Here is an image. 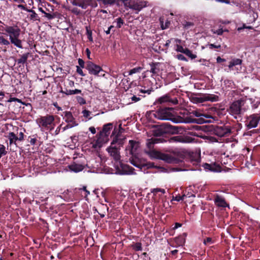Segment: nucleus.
Returning <instances> with one entry per match:
<instances>
[{
    "label": "nucleus",
    "mask_w": 260,
    "mask_h": 260,
    "mask_svg": "<svg viewBox=\"0 0 260 260\" xmlns=\"http://www.w3.org/2000/svg\"><path fill=\"white\" fill-rule=\"evenodd\" d=\"M4 30L5 31L6 34L9 36L11 43L19 48H23L22 41L19 39L21 30L17 26L6 25Z\"/></svg>",
    "instance_id": "obj_1"
},
{
    "label": "nucleus",
    "mask_w": 260,
    "mask_h": 260,
    "mask_svg": "<svg viewBox=\"0 0 260 260\" xmlns=\"http://www.w3.org/2000/svg\"><path fill=\"white\" fill-rule=\"evenodd\" d=\"M245 101L243 99H240L233 102L229 108V113L235 118H237L238 115L242 114L247 109L245 106Z\"/></svg>",
    "instance_id": "obj_2"
},
{
    "label": "nucleus",
    "mask_w": 260,
    "mask_h": 260,
    "mask_svg": "<svg viewBox=\"0 0 260 260\" xmlns=\"http://www.w3.org/2000/svg\"><path fill=\"white\" fill-rule=\"evenodd\" d=\"M121 141L117 139L113 140L110 145L107 148L106 150L109 154L116 161H119L121 159L120 149Z\"/></svg>",
    "instance_id": "obj_3"
},
{
    "label": "nucleus",
    "mask_w": 260,
    "mask_h": 260,
    "mask_svg": "<svg viewBox=\"0 0 260 260\" xmlns=\"http://www.w3.org/2000/svg\"><path fill=\"white\" fill-rule=\"evenodd\" d=\"M121 3L123 4L126 9H131L136 11V13H138L143 8L146 7L147 3L146 1L140 0H122Z\"/></svg>",
    "instance_id": "obj_4"
},
{
    "label": "nucleus",
    "mask_w": 260,
    "mask_h": 260,
    "mask_svg": "<svg viewBox=\"0 0 260 260\" xmlns=\"http://www.w3.org/2000/svg\"><path fill=\"white\" fill-rule=\"evenodd\" d=\"M257 17L258 15L257 13H255L253 11H250L248 13L246 14L245 15L244 19L246 23H243L242 26L238 27L237 28V30L239 32H240L242 30L245 28L248 29H253V27L250 25L255 22Z\"/></svg>",
    "instance_id": "obj_5"
},
{
    "label": "nucleus",
    "mask_w": 260,
    "mask_h": 260,
    "mask_svg": "<svg viewBox=\"0 0 260 260\" xmlns=\"http://www.w3.org/2000/svg\"><path fill=\"white\" fill-rule=\"evenodd\" d=\"M145 152L151 158L161 159L167 162H171L173 159L170 155L161 153L155 149L145 150Z\"/></svg>",
    "instance_id": "obj_6"
},
{
    "label": "nucleus",
    "mask_w": 260,
    "mask_h": 260,
    "mask_svg": "<svg viewBox=\"0 0 260 260\" xmlns=\"http://www.w3.org/2000/svg\"><path fill=\"white\" fill-rule=\"evenodd\" d=\"M172 110L173 109L170 108L159 109L153 113V115L158 119L172 120L171 117L173 116Z\"/></svg>",
    "instance_id": "obj_7"
},
{
    "label": "nucleus",
    "mask_w": 260,
    "mask_h": 260,
    "mask_svg": "<svg viewBox=\"0 0 260 260\" xmlns=\"http://www.w3.org/2000/svg\"><path fill=\"white\" fill-rule=\"evenodd\" d=\"M54 121V118L53 116L50 115H47L45 116H42L39 119V126L42 127L46 129L52 130L53 127H51V124Z\"/></svg>",
    "instance_id": "obj_8"
},
{
    "label": "nucleus",
    "mask_w": 260,
    "mask_h": 260,
    "mask_svg": "<svg viewBox=\"0 0 260 260\" xmlns=\"http://www.w3.org/2000/svg\"><path fill=\"white\" fill-rule=\"evenodd\" d=\"M192 114L198 117L194 121L198 124H203L210 122V120H206L207 118H212V116L209 114H204L200 111L195 110L192 112Z\"/></svg>",
    "instance_id": "obj_9"
},
{
    "label": "nucleus",
    "mask_w": 260,
    "mask_h": 260,
    "mask_svg": "<svg viewBox=\"0 0 260 260\" xmlns=\"http://www.w3.org/2000/svg\"><path fill=\"white\" fill-rule=\"evenodd\" d=\"M259 121L260 115L258 114H254L247 118L245 124L248 129H251L256 127Z\"/></svg>",
    "instance_id": "obj_10"
},
{
    "label": "nucleus",
    "mask_w": 260,
    "mask_h": 260,
    "mask_svg": "<svg viewBox=\"0 0 260 260\" xmlns=\"http://www.w3.org/2000/svg\"><path fill=\"white\" fill-rule=\"evenodd\" d=\"M86 69L88 71L90 74L98 76V74L101 72H104L102 68L91 61H87L86 63Z\"/></svg>",
    "instance_id": "obj_11"
},
{
    "label": "nucleus",
    "mask_w": 260,
    "mask_h": 260,
    "mask_svg": "<svg viewBox=\"0 0 260 260\" xmlns=\"http://www.w3.org/2000/svg\"><path fill=\"white\" fill-rule=\"evenodd\" d=\"M178 102L177 98H172L169 94H167L158 98L156 100L155 104L171 103L172 105H176L178 104Z\"/></svg>",
    "instance_id": "obj_12"
},
{
    "label": "nucleus",
    "mask_w": 260,
    "mask_h": 260,
    "mask_svg": "<svg viewBox=\"0 0 260 260\" xmlns=\"http://www.w3.org/2000/svg\"><path fill=\"white\" fill-rule=\"evenodd\" d=\"M139 148V143L134 140H129L128 144L126 148L127 153L132 155L136 154L138 149Z\"/></svg>",
    "instance_id": "obj_13"
},
{
    "label": "nucleus",
    "mask_w": 260,
    "mask_h": 260,
    "mask_svg": "<svg viewBox=\"0 0 260 260\" xmlns=\"http://www.w3.org/2000/svg\"><path fill=\"white\" fill-rule=\"evenodd\" d=\"M215 134L220 137L226 136L231 133V130L228 126H217L214 129Z\"/></svg>",
    "instance_id": "obj_14"
},
{
    "label": "nucleus",
    "mask_w": 260,
    "mask_h": 260,
    "mask_svg": "<svg viewBox=\"0 0 260 260\" xmlns=\"http://www.w3.org/2000/svg\"><path fill=\"white\" fill-rule=\"evenodd\" d=\"M135 169L128 166L122 165H121V170L119 171L118 174L122 175H129L136 174L134 172Z\"/></svg>",
    "instance_id": "obj_15"
},
{
    "label": "nucleus",
    "mask_w": 260,
    "mask_h": 260,
    "mask_svg": "<svg viewBox=\"0 0 260 260\" xmlns=\"http://www.w3.org/2000/svg\"><path fill=\"white\" fill-rule=\"evenodd\" d=\"M166 127L164 125L155 126L152 130V134L155 137H160L167 133Z\"/></svg>",
    "instance_id": "obj_16"
},
{
    "label": "nucleus",
    "mask_w": 260,
    "mask_h": 260,
    "mask_svg": "<svg viewBox=\"0 0 260 260\" xmlns=\"http://www.w3.org/2000/svg\"><path fill=\"white\" fill-rule=\"evenodd\" d=\"M215 204L219 207H229L228 204L225 202V199L222 197L216 195L214 199Z\"/></svg>",
    "instance_id": "obj_17"
},
{
    "label": "nucleus",
    "mask_w": 260,
    "mask_h": 260,
    "mask_svg": "<svg viewBox=\"0 0 260 260\" xmlns=\"http://www.w3.org/2000/svg\"><path fill=\"white\" fill-rule=\"evenodd\" d=\"M70 170L75 173H78L82 171L84 167L85 164L74 162L69 166Z\"/></svg>",
    "instance_id": "obj_18"
},
{
    "label": "nucleus",
    "mask_w": 260,
    "mask_h": 260,
    "mask_svg": "<svg viewBox=\"0 0 260 260\" xmlns=\"http://www.w3.org/2000/svg\"><path fill=\"white\" fill-rule=\"evenodd\" d=\"M203 101L205 102H215L219 101L218 96L213 94H202Z\"/></svg>",
    "instance_id": "obj_19"
},
{
    "label": "nucleus",
    "mask_w": 260,
    "mask_h": 260,
    "mask_svg": "<svg viewBox=\"0 0 260 260\" xmlns=\"http://www.w3.org/2000/svg\"><path fill=\"white\" fill-rule=\"evenodd\" d=\"M112 128V124L111 123H109L108 124H105L103 128L102 131L100 133L101 137L103 136H108L110 133V131Z\"/></svg>",
    "instance_id": "obj_20"
},
{
    "label": "nucleus",
    "mask_w": 260,
    "mask_h": 260,
    "mask_svg": "<svg viewBox=\"0 0 260 260\" xmlns=\"http://www.w3.org/2000/svg\"><path fill=\"white\" fill-rule=\"evenodd\" d=\"M203 167H204L205 170L207 171H210L213 172L217 171L219 169V165H217L215 163L212 164L205 163L203 164Z\"/></svg>",
    "instance_id": "obj_21"
},
{
    "label": "nucleus",
    "mask_w": 260,
    "mask_h": 260,
    "mask_svg": "<svg viewBox=\"0 0 260 260\" xmlns=\"http://www.w3.org/2000/svg\"><path fill=\"white\" fill-rule=\"evenodd\" d=\"M158 142L159 139L156 138H152L148 139L146 142L147 148L145 150L154 149V144L158 143Z\"/></svg>",
    "instance_id": "obj_22"
},
{
    "label": "nucleus",
    "mask_w": 260,
    "mask_h": 260,
    "mask_svg": "<svg viewBox=\"0 0 260 260\" xmlns=\"http://www.w3.org/2000/svg\"><path fill=\"white\" fill-rule=\"evenodd\" d=\"M103 144V140L101 139V137L98 138L95 140H93L92 142H91L90 145H91V147L95 149H99L100 148Z\"/></svg>",
    "instance_id": "obj_23"
},
{
    "label": "nucleus",
    "mask_w": 260,
    "mask_h": 260,
    "mask_svg": "<svg viewBox=\"0 0 260 260\" xmlns=\"http://www.w3.org/2000/svg\"><path fill=\"white\" fill-rule=\"evenodd\" d=\"M242 63V60L239 58H233L229 62V64L228 66L229 68L230 69H232L234 67L236 66L241 65Z\"/></svg>",
    "instance_id": "obj_24"
},
{
    "label": "nucleus",
    "mask_w": 260,
    "mask_h": 260,
    "mask_svg": "<svg viewBox=\"0 0 260 260\" xmlns=\"http://www.w3.org/2000/svg\"><path fill=\"white\" fill-rule=\"evenodd\" d=\"M170 141L171 142H180V143H187L188 141L186 138L183 137L182 136H176L172 137Z\"/></svg>",
    "instance_id": "obj_25"
},
{
    "label": "nucleus",
    "mask_w": 260,
    "mask_h": 260,
    "mask_svg": "<svg viewBox=\"0 0 260 260\" xmlns=\"http://www.w3.org/2000/svg\"><path fill=\"white\" fill-rule=\"evenodd\" d=\"M8 137L9 139L10 145L13 144L16 145V142L17 141H18V139L17 136L13 132L9 133Z\"/></svg>",
    "instance_id": "obj_26"
},
{
    "label": "nucleus",
    "mask_w": 260,
    "mask_h": 260,
    "mask_svg": "<svg viewBox=\"0 0 260 260\" xmlns=\"http://www.w3.org/2000/svg\"><path fill=\"white\" fill-rule=\"evenodd\" d=\"M185 242V238L182 236H179L174 239L175 246H182Z\"/></svg>",
    "instance_id": "obj_27"
},
{
    "label": "nucleus",
    "mask_w": 260,
    "mask_h": 260,
    "mask_svg": "<svg viewBox=\"0 0 260 260\" xmlns=\"http://www.w3.org/2000/svg\"><path fill=\"white\" fill-rule=\"evenodd\" d=\"M61 93L65 94L67 95L76 94L81 93V90L80 89H76L75 90H68L66 89L65 91L61 90L60 91Z\"/></svg>",
    "instance_id": "obj_28"
},
{
    "label": "nucleus",
    "mask_w": 260,
    "mask_h": 260,
    "mask_svg": "<svg viewBox=\"0 0 260 260\" xmlns=\"http://www.w3.org/2000/svg\"><path fill=\"white\" fill-rule=\"evenodd\" d=\"M64 118L67 122H73L74 117L71 112H64Z\"/></svg>",
    "instance_id": "obj_29"
},
{
    "label": "nucleus",
    "mask_w": 260,
    "mask_h": 260,
    "mask_svg": "<svg viewBox=\"0 0 260 260\" xmlns=\"http://www.w3.org/2000/svg\"><path fill=\"white\" fill-rule=\"evenodd\" d=\"M28 56L29 53L23 54L22 55H21L20 58L18 59V63H24L26 61Z\"/></svg>",
    "instance_id": "obj_30"
},
{
    "label": "nucleus",
    "mask_w": 260,
    "mask_h": 260,
    "mask_svg": "<svg viewBox=\"0 0 260 260\" xmlns=\"http://www.w3.org/2000/svg\"><path fill=\"white\" fill-rule=\"evenodd\" d=\"M150 66H151V68H150L149 72L150 73H152L153 75L157 74L158 73L159 70H158V69H157L156 67V64L155 63H153L150 64ZM148 72H149V71H147L145 72V73H147Z\"/></svg>",
    "instance_id": "obj_31"
},
{
    "label": "nucleus",
    "mask_w": 260,
    "mask_h": 260,
    "mask_svg": "<svg viewBox=\"0 0 260 260\" xmlns=\"http://www.w3.org/2000/svg\"><path fill=\"white\" fill-rule=\"evenodd\" d=\"M164 20H165V19L164 17H160L159 18L160 26H161V28L162 29H165L167 28L168 27L169 24V22L168 21H167L165 22V23H164Z\"/></svg>",
    "instance_id": "obj_32"
},
{
    "label": "nucleus",
    "mask_w": 260,
    "mask_h": 260,
    "mask_svg": "<svg viewBox=\"0 0 260 260\" xmlns=\"http://www.w3.org/2000/svg\"><path fill=\"white\" fill-rule=\"evenodd\" d=\"M192 102L194 103H202L204 102L202 94L199 95L198 96L192 98Z\"/></svg>",
    "instance_id": "obj_33"
},
{
    "label": "nucleus",
    "mask_w": 260,
    "mask_h": 260,
    "mask_svg": "<svg viewBox=\"0 0 260 260\" xmlns=\"http://www.w3.org/2000/svg\"><path fill=\"white\" fill-rule=\"evenodd\" d=\"M184 53L192 59H195L197 57V55L193 54L192 52L187 48L185 49V51Z\"/></svg>",
    "instance_id": "obj_34"
},
{
    "label": "nucleus",
    "mask_w": 260,
    "mask_h": 260,
    "mask_svg": "<svg viewBox=\"0 0 260 260\" xmlns=\"http://www.w3.org/2000/svg\"><path fill=\"white\" fill-rule=\"evenodd\" d=\"M31 14L30 15V18L33 20H38L39 19V17L38 14L32 10H30L28 11Z\"/></svg>",
    "instance_id": "obj_35"
},
{
    "label": "nucleus",
    "mask_w": 260,
    "mask_h": 260,
    "mask_svg": "<svg viewBox=\"0 0 260 260\" xmlns=\"http://www.w3.org/2000/svg\"><path fill=\"white\" fill-rule=\"evenodd\" d=\"M10 41H8L7 39H5L4 36H0V44L8 46L10 44Z\"/></svg>",
    "instance_id": "obj_36"
},
{
    "label": "nucleus",
    "mask_w": 260,
    "mask_h": 260,
    "mask_svg": "<svg viewBox=\"0 0 260 260\" xmlns=\"http://www.w3.org/2000/svg\"><path fill=\"white\" fill-rule=\"evenodd\" d=\"M142 69H143V68L140 67L133 68L129 71L128 74H129V75H131L134 74L140 73L142 70Z\"/></svg>",
    "instance_id": "obj_37"
},
{
    "label": "nucleus",
    "mask_w": 260,
    "mask_h": 260,
    "mask_svg": "<svg viewBox=\"0 0 260 260\" xmlns=\"http://www.w3.org/2000/svg\"><path fill=\"white\" fill-rule=\"evenodd\" d=\"M133 248L136 251L142 250V244L140 243H136L132 245Z\"/></svg>",
    "instance_id": "obj_38"
},
{
    "label": "nucleus",
    "mask_w": 260,
    "mask_h": 260,
    "mask_svg": "<svg viewBox=\"0 0 260 260\" xmlns=\"http://www.w3.org/2000/svg\"><path fill=\"white\" fill-rule=\"evenodd\" d=\"M44 16L49 20H51L56 17V15L53 13H44Z\"/></svg>",
    "instance_id": "obj_39"
},
{
    "label": "nucleus",
    "mask_w": 260,
    "mask_h": 260,
    "mask_svg": "<svg viewBox=\"0 0 260 260\" xmlns=\"http://www.w3.org/2000/svg\"><path fill=\"white\" fill-rule=\"evenodd\" d=\"M186 48H184L182 46L179 44H176L175 45V50L176 51L181 53H184L185 51V49Z\"/></svg>",
    "instance_id": "obj_40"
},
{
    "label": "nucleus",
    "mask_w": 260,
    "mask_h": 260,
    "mask_svg": "<svg viewBox=\"0 0 260 260\" xmlns=\"http://www.w3.org/2000/svg\"><path fill=\"white\" fill-rule=\"evenodd\" d=\"M115 22H116V27L117 28H120L124 23L123 20L120 17L117 18Z\"/></svg>",
    "instance_id": "obj_41"
},
{
    "label": "nucleus",
    "mask_w": 260,
    "mask_h": 260,
    "mask_svg": "<svg viewBox=\"0 0 260 260\" xmlns=\"http://www.w3.org/2000/svg\"><path fill=\"white\" fill-rule=\"evenodd\" d=\"M76 100H77L78 103L79 104H80V105H84L86 104L85 100L83 98H82L80 96H77Z\"/></svg>",
    "instance_id": "obj_42"
},
{
    "label": "nucleus",
    "mask_w": 260,
    "mask_h": 260,
    "mask_svg": "<svg viewBox=\"0 0 260 260\" xmlns=\"http://www.w3.org/2000/svg\"><path fill=\"white\" fill-rule=\"evenodd\" d=\"M86 35H87V38L89 41L92 42L93 41V38L92 37V31L90 29H88L87 27H86Z\"/></svg>",
    "instance_id": "obj_43"
},
{
    "label": "nucleus",
    "mask_w": 260,
    "mask_h": 260,
    "mask_svg": "<svg viewBox=\"0 0 260 260\" xmlns=\"http://www.w3.org/2000/svg\"><path fill=\"white\" fill-rule=\"evenodd\" d=\"M210 49H213V48L219 49L220 48L221 46L220 45H214L213 44H209L207 45Z\"/></svg>",
    "instance_id": "obj_44"
},
{
    "label": "nucleus",
    "mask_w": 260,
    "mask_h": 260,
    "mask_svg": "<svg viewBox=\"0 0 260 260\" xmlns=\"http://www.w3.org/2000/svg\"><path fill=\"white\" fill-rule=\"evenodd\" d=\"M250 101H251L252 107L253 109H256V108H257L259 104H260V101H257L255 103H253L254 102L255 100H253V101L252 99H250Z\"/></svg>",
    "instance_id": "obj_45"
},
{
    "label": "nucleus",
    "mask_w": 260,
    "mask_h": 260,
    "mask_svg": "<svg viewBox=\"0 0 260 260\" xmlns=\"http://www.w3.org/2000/svg\"><path fill=\"white\" fill-rule=\"evenodd\" d=\"M29 138L30 139L29 143L31 145H34L37 141V138L35 136H32V137H29Z\"/></svg>",
    "instance_id": "obj_46"
},
{
    "label": "nucleus",
    "mask_w": 260,
    "mask_h": 260,
    "mask_svg": "<svg viewBox=\"0 0 260 260\" xmlns=\"http://www.w3.org/2000/svg\"><path fill=\"white\" fill-rule=\"evenodd\" d=\"M82 0H68L70 3L74 6H80L79 3Z\"/></svg>",
    "instance_id": "obj_47"
},
{
    "label": "nucleus",
    "mask_w": 260,
    "mask_h": 260,
    "mask_svg": "<svg viewBox=\"0 0 260 260\" xmlns=\"http://www.w3.org/2000/svg\"><path fill=\"white\" fill-rule=\"evenodd\" d=\"M184 197H185V194H183L182 196H176V197L173 198V200L179 202V201L183 200Z\"/></svg>",
    "instance_id": "obj_48"
},
{
    "label": "nucleus",
    "mask_w": 260,
    "mask_h": 260,
    "mask_svg": "<svg viewBox=\"0 0 260 260\" xmlns=\"http://www.w3.org/2000/svg\"><path fill=\"white\" fill-rule=\"evenodd\" d=\"M77 124H78L75 123L74 122V123L73 124H67L66 126H65L63 127H61V128H62V131H64L68 128H71V127H73L74 126L77 125Z\"/></svg>",
    "instance_id": "obj_49"
},
{
    "label": "nucleus",
    "mask_w": 260,
    "mask_h": 260,
    "mask_svg": "<svg viewBox=\"0 0 260 260\" xmlns=\"http://www.w3.org/2000/svg\"><path fill=\"white\" fill-rule=\"evenodd\" d=\"M76 72L81 76H85V74L83 73L82 68H80V67L77 66Z\"/></svg>",
    "instance_id": "obj_50"
},
{
    "label": "nucleus",
    "mask_w": 260,
    "mask_h": 260,
    "mask_svg": "<svg viewBox=\"0 0 260 260\" xmlns=\"http://www.w3.org/2000/svg\"><path fill=\"white\" fill-rule=\"evenodd\" d=\"M18 141H22L24 139V133L21 131L19 133L18 136L17 137Z\"/></svg>",
    "instance_id": "obj_51"
},
{
    "label": "nucleus",
    "mask_w": 260,
    "mask_h": 260,
    "mask_svg": "<svg viewBox=\"0 0 260 260\" xmlns=\"http://www.w3.org/2000/svg\"><path fill=\"white\" fill-rule=\"evenodd\" d=\"M82 113L84 117L88 118L90 116L91 112L87 110H84L82 111Z\"/></svg>",
    "instance_id": "obj_52"
},
{
    "label": "nucleus",
    "mask_w": 260,
    "mask_h": 260,
    "mask_svg": "<svg viewBox=\"0 0 260 260\" xmlns=\"http://www.w3.org/2000/svg\"><path fill=\"white\" fill-rule=\"evenodd\" d=\"M78 62L79 65L80 66V68H84L85 62L83 59H82L81 58H79L78 60Z\"/></svg>",
    "instance_id": "obj_53"
},
{
    "label": "nucleus",
    "mask_w": 260,
    "mask_h": 260,
    "mask_svg": "<svg viewBox=\"0 0 260 260\" xmlns=\"http://www.w3.org/2000/svg\"><path fill=\"white\" fill-rule=\"evenodd\" d=\"M204 243L205 245H208L212 243V239L211 238H207L204 241Z\"/></svg>",
    "instance_id": "obj_54"
},
{
    "label": "nucleus",
    "mask_w": 260,
    "mask_h": 260,
    "mask_svg": "<svg viewBox=\"0 0 260 260\" xmlns=\"http://www.w3.org/2000/svg\"><path fill=\"white\" fill-rule=\"evenodd\" d=\"M177 58L180 60L187 61L186 58L184 56V55L181 54H178L177 55Z\"/></svg>",
    "instance_id": "obj_55"
},
{
    "label": "nucleus",
    "mask_w": 260,
    "mask_h": 260,
    "mask_svg": "<svg viewBox=\"0 0 260 260\" xmlns=\"http://www.w3.org/2000/svg\"><path fill=\"white\" fill-rule=\"evenodd\" d=\"M223 30L222 28L218 29L213 31L214 34H217L218 35H221L223 34Z\"/></svg>",
    "instance_id": "obj_56"
},
{
    "label": "nucleus",
    "mask_w": 260,
    "mask_h": 260,
    "mask_svg": "<svg viewBox=\"0 0 260 260\" xmlns=\"http://www.w3.org/2000/svg\"><path fill=\"white\" fill-rule=\"evenodd\" d=\"M61 129H62L61 128V125H60L59 126H58L56 128V130L55 131V135H58L59 133V132H60V130Z\"/></svg>",
    "instance_id": "obj_57"
},
{
    "label": "nucleus",
    "mask_w": 260,
    "mask_h": 260,
    "mask_svg": "<svg viewBox=\"0 0 260 260\" xmlns=\"http://www.w3.org/2000/svg\"><path fill=\"white\" fill-rule=\"evenodd\" d=\"M85 52L86 53L87 58L89 59H90L91 58H90V50L88 48H86V50H85Z\"/></svg>",
    "instance_id": "obj_58"
},
{
    "label": "nucleus",
    "mask_w": 260,
    "mask_h": 260,
    "mask_svg": "<svg viewBox=\"0 0 260 260\" xmlns=\"http://www.w3.org/2000/svg\"><path fill=\"white\" fill-rule=\"evenodd\" d=\"M131 164L137 168H141V165L136 162L135 160H131Z\"/></svg>",
    "instance_id": "obj_59"
},
{
    "label": "nucleus",
    "mask_w": 260,
    "mask_h": 260,
    "mask_svg": "<svg viewBox=\"0 0 260 260\" xmlns=\"http://www.w3.org/2000/svg\"><path fill=\"white\" fill-rule=\"evenodd\" d=\"M173 42L176 44L180 45L181 43V40L178 39H173Z\"/></svg>",
    "instance_id": "obj_60"
},
{
    "label": "nucleus",
    "mask_w": 260,
    "mask_h": 260,
    "mask_svg": "<svg viewBox=\"0 0 260 260\" xmlns=\"http://www.w3.org/2000/svg\"><path fill=\"white\" fill-rule=\"evenodd\" d=\"M216 61L217 63H220L221 62H223L225 61V59L221 58L220 56H218L216 58Z\"/></svg>",
    "instance_id": "obj_61"
},
{
    "label": "nucleus",
    "mask_w": 260,
    "mask_h": 260,
    "mask_svg": "<svg viewBox=\"0 0 260 260\" xmlns=\"http://www.w3.org/2000/svg\"><path fill=\"white\" fill-rule=\"evenodd\" d=\"M140 100V99L138 97H137L136 96H133V97H132V101L134 102H137L138 101H139V100Z\"/></svg>",
    "instance_id": "obj_62"
},
{
    "label": "nucleus",
    "mask_w": 260,
    "mask_h": 260,
    "mask_svg": "<svg viewBox=\"0 0 260 260\" xmlns=\"http://www.w3.org/2000/svg\"><path fill=\"white\" fill-rule=\"evenodd\" d=\"M173 39H171L170 40H168L166 41V43H165V46L166 47H168L170 45V44L171 43V42L172 41H173Z\"/></svg>",
    "instance_id": "obj_63"
},
{
    "label": "nucleus",
    "mask_w": 260,
    "mask_h": 260,
    "mask_svg": "<svg viewBox=\"0 0 260 260\" xmlns=\"http://www.w3.org/2000/svg\"><path fill=\"white\" fill-rule=\"evenodd\" d=\"M89 130L93 134H94L96 133L95 128L94 127H92V126L90 127L89 128Z\"/></svg>",
    "instance_id": "obj_64"
}]
</instances>
